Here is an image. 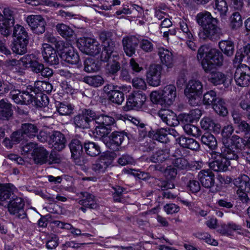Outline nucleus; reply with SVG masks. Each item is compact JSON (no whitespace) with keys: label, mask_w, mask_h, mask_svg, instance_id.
Segmentation results:
<instances>
[{"label":"nucleus","mask_w":250,"mask_h":250,"mask_svg":"<svg viewBox=\"0 0 250 250\" xmlns=\"http://www.w3.org/2000/svg\"><path fill=\"white\" fill-rule=\"evenodd\" d=\"M197 58L206 72L210 71L214 66H221L223 62L222 54L218 49L209 48L207 45H202L199 48Z\"/></svg>","instance_id":"nucleus-1"},{"label":"nucleus","mask_w":250,"mask_h":250,"mask_svg":"<svg viewBox=\"0 0 250 250\" xmlns=\"http://www.w3.org/2000/svg\"><path fill=\"white\" fill-rule=\"evenodd\" d=\"M13 86L7 82L4 83L0 81V95L11 90L10 95L14 102L18 104H29L35 100L33 87L31 85H27L25 89L21 91L12 89Z\"/></svg>","instance_id":"nucleus-2"},{"label":"nucleus","mask_w":250,"mask_h":250,"mask_svg":"<svg viewBox=\"0 0 250 250\" xmlns=\"http://www.w3.org/2000/svg\"><path fill=\"white\" fill-rule=\"evenodd\" d=\"M196 21L202 28V30L199 33L200 38L203 40L212 38L220 32V29L217 26V20L212 16L211 14L203 11L197 14Z\"/></svg>","instance_id":"nucleus-3"},{"label":"nucleus","mask_w":250,"mask_h":250,"mask_svg":"<svg viewBox=\"0 0 250 250\" xmlns=\"http://www.w3.org/2000/svg\"><path fill=\"white\" fill-rule=\"evenodd\" d=\"M222 153L214 152L211 153V157L214 160L210 163V167L214 171H225L230 165V160H236L240 154V151L230 149L229 154L224 153V147L221 149Z\"/></svg>","instance_id":"nucleus-4"},{"label":"nucleus","mask_w":250,"mask_h":250,"mask_svg":"<svg viewBox=\"0 0 250 250\" xmlns=\"http://www.w3.org/2000/svg\"><path fill=\"white\" fill-rule=\"evenodd\" d=\"M177 96L176 88L173 84L166 85L163 89L152 91L150 98L151 102L163 106H169L174 102Z\"/></svg>","instance_id":"nucleus-5"},{"label":"nucleus","mask_w":250,"mask_h":250,"mask_svg":"<svg viewBox=\"0 0 250 250\" xmlns=\"http://www.w3.org/2000/svg\"><path fill=\"white\" fill-rule=\"evenodd\" d=\"M234 128L231 125L224 126L222 130V142L225 154H229L230 149L240 151L244 146V143L241 138L237 135L231 137Z\"/></svg>","instance_id":"nucleus-6"},{"label":"nucleus","mask_w":250,"mask_h":250,"mask_svg":"<svg viewBox=\"0 0 250 250\" xmlns=\"http://www.w3.org/2000/svg\"><path fill=\"white\" fill-rule=\"evenodd\" d=\"M203 89L202 83L199 80L189 81L185 89L184 93L191 105L194 106L198 104L203 93Z\"/></svg>","instance_id":"nucleus-7"},{"label":"nucleus","mask_w":250,"mask_h":250,"mask_svg":"<svg viewBox=\"0 0 250 250\" xmlns=\"http://www.w3.org/2000/svg\"><path fill=\"white\" fill-rule=\"evenodd\" d=\"M100 39L103 42V50L101 59L103 61H107L111 55L117 59L119 58L115 51V42L112 39V33L110 32L103 31L100 34Z\"/></svg>","instance_id":"nucleus-8"},{"label":"nucleus","mask_w":250,"mask_h":250,"mask_svg":"<svg viewBox=\"0 0 250 250\" xmlns=\"http://www.w3.org/2000/svg\"><path fill=\"white\" fill-rule=\"evenodd\" d=\"M77 46L81 51L89 55H96L101 51L99 43L94 39L81 38L78 40Z\"/></svg>","instance_id":"nucleus-9"},{"label":"nucleus","mask_w":250,"mask_h":250,"mask_svg":"<svg viewBox=\"0 0 250 250\" xmlns=\"http://www.w3.org/2000/svg\"><path fill=\"white\" fill-rule=\"evenodd\" d=\"M10 64L12 65H22L24 68H30L34 72H38L42 68V63L38 62L37 56L33 54L24 55L19 60H12Z\"/></svg>","instance_id":"nucleus-10"},{"label":"nucleus","mask_w":250,"mask_h":250,"mask_svg":"<svg viewBox=\"0 0 250 250\" xmlns=\"http://www.w3.org/2000/svg\"><path fill=\"white\" fill-rule=\"evenodd\" d=\"M146 99L145 94L142 92H134L127 97L126 104L123 106L125 111L139 110L142 108Z\"/></svg>","instance_id":"nucleus-11"},{"label":"nucleus","mask_w":250,"mask_h":250,"mask_svg":"<svg viewBox=\"0 0 250 250\" xmlns=\"http://www.w3.org/2000/svg\"><path fill=\"white\" fill-rule=\"evenodd\" d=\"M236 84L241 87H248L250 85V67L244 64L238 65L234 74Z\"/></svg>","instance_id":"nucleus-12"},{"label":"nucleus","mask_w":250,"mask_h":250,"mask_svg":"<svg viewBox=\"0 0 250 250\" xmlns=\"http://www.w3.org/2000/svg\"><path fill=\"white\" fill-rule=\"evenodd\" d=\"M3 15L0 13V32L4 36H8L11 28L14 26V19L12 11L9 8H4Z\"/></svg>","instance_id":"nucleus-13"},{"label":"nucleus","mask_w":250,"mask_h":250,"mask_svg":"<svg viewBox=\"0 0 250 250\" xmlns=\"http://www.w3.org/2000/svg\"><path fill=\"white\" fill-rule=\"evenodd\" d=\"M13 199L9 202L8 208L11 214L16 215L19 218L25 217L26 214L24 210V200L21 197H12Z\"/></svg>","instance_id":"nucleus-14"},{"label":"nucleus","mask_w":250,"mask_h":250,"mask_svg":"<svg viewBox=\"0 0 250 250\" xmlns=\"http://www.w3.org/2000/svg\"><path fill=\"white\" fill-rule=\"evenodd\" d=\"M26 22L34 33L40 34L45 31L46 22L41 16L38 15L28 16L26 18Z\"/></svg>","instance_id":"nucleus-15"},{"label":"nucleus","mask_w":250,"mask_h":250,"mask_svg":"<svg viewBox=\"0 0 250 250\" xmlns=\"http://www.w3.org/2000/svg\"><path fill=\"white\" fill-rule=\"evenodd\" d=\"M42 56L44 61L51 65L59 63V59L56 50L48 43L42 46Z\"/></svg>","instance_id":"nucleus-16"},{"label":"nucleus","mask_w":250,"mask_h":250,"mask_svg":"<svg viewBox=\"0 0 250 250\" xmlns=\"http://www.w3.org/2000/svg\"><path fill=\"white\" fill-rule=\"evenodd\" d=\"M48 143L53 150L60 151L65 147L66 139L61 132L54 131L50 136Z\"/></svg>","instance_id":"nucleus-17"},{"label":"nucleus","mask_w":250,"mask_h":250,"mask_svg":"<svg viewBox=\"0 0 250 250\" xmlns=\"http://www.w3.org/2000/svg\"><path fill=\"white\" fill-rule=\"evenodd\" d=\"M139 43L138 39L134 36H126L122 39L123 50L126 56L132 57L136 52Z\"/></svg>","instance_id":"nucleus-18"},{"label":"nucleus","mask_w":250,"mask_h":250,"mask_svg":"<svg viewBox=\"0 0 250 250\" xmlns=\"http://www.w3.org/2000/svg\"><path fill=\"white\" fill-rule=\"evenodd\" d=\"M17 190V188L11 184L0 185V204L5 206L7 205V200Z\"/></svg>","instance_id":"nucleus-19"},{"label":"nucleus","mask_w":250,"mask_h":250,"mask_svg":"<svg viewBox=\"0 0 250 250\" xmlns=\"http://www.w3.org/2000/svg\"><path fill=\"white\" fill-rule=\"evenodd\" d=\"M125 138V135L118 132H113L108 138L104 139L106 146L111 149L114 150L120 146Z\"/></svg>","instance_id":"nucleus-20"},{"label":"nucleus","mask_w":250,"mask_h":250,"mask_svg":"<svg viewBox=\"0 0 250 250\" xmlns=\"http://www.w3.org/2000/svg\"><path fill=\"white\" fill-rule=\"evenodd\" d=\"M63 51L61 53V57L62 60L70 64H77L80 61L79 56L78 53L72 48H65L64 49L62 47Z\"/></svg>","instance_id":"nucleus-21"},{"label":"nucleus","mask_w":250,"mask_h":250,"mask_svg":"<svg viewBox=\"0 0 250 250\" xmlns=\"http://www.w3.org/2000/svg\"><path fill=\"white\" fill-rule=\"evenodd\" d=\"M158 115L162 121L169 126H176L179 125V123L176 115L171 110H161Z\"/></svg>","instance_id":"nucleus-22"},{"label":"nucleus","mask_w":250,"mask_h":250,"mask_svg":"<svg viewBox=\"0 0 250 250\" xmlns=\"http://www.w3.org/2000/svg\"><path fill=\"white\" fill-rule=\"evenodd\" d=\"M200 125L204 130L211 131L215 134H219L220 132V125L210 117H206L202 119Z\"/></svg>","instance_id":"nucleus-23"},{"label":"nucleus","mask_w":250,"mask_h":250,"mask_svg":"<svg viewBox=\"0 0 250 250\" xmlns=\"http://www.w3.org/2000/svg\"><path fill=\"white\" fill-rule=\"evenodd\" d=\"M88 114H90V117L92 119H94L97 125L106 126V127H109L113 125L115 123L114 118L110 116L106 115L104 114L100 115H96L95 113L92 111H89Z\"/></svg>","instance_id":"nucleus-24"},{"label":"nucleus","mask_w":250,"mask_h":250,"mask_svg":"<svg viewBox=\"0 0 250 250\" xmlns=\"http://www.w3.org/2000/svg\"><path fill=\"white\" fill-rule=\"evenodd\" d=\"M198 177L202 186L206 188H210L214 184V175L209 169L201 170Z\"/></svg>","instance_id":"nucleus-25"},{"label":"nucleus","mask_w":250,"mask_h":250,"mask_svg":"<svg viewBox=\"0 0 250 250\" xmlns=\"http://www.w3.org/2000/svg\"><path fill=\"white\" fill-rule=\"evenodd\" d=\"M69 146L71 153V157L75 162L78 165H81L79 163V160L83 152V146L81 143L78 139H73L70 142Z\"/></svg>","instance_id":"nucleus-26"},{"label":"nucleus","mask_w":250,"mask_h":250,"mask_svg":"<svg viewBox=\"0 0 250 250\" xmlns=\"http://www.w3.org/2000/svg\"><path fill=\"white\" fill-rule=\"evenodd\" d=\"M158 55L161 62L167 68H171L173 65V54L168 49L161 47L159 49Z\"/></svg>","instance_id":"nucleus-27"},{"label":"nucleus","mask_w":250,"mask_h":250,"mask_svg":"<svg viewBox=\"0 0 250 250\" xmlns=\"http://www.w3.org/2000/svg\"><path fill=\"white\" fill-rule=\"evenodd\" d=\"M49 153L43 147L38 146L32 153V157L36 164H43L47 162Z\"/></svg>","instance_id":"nucleus-28"},{"label":"nucleus","mask_w":250,"mask_h":250,"mask_svg":"<svg viewBox=\"0 0 250 250\" xmlns=\"http://www.w3.org/2000/svg\"><path fill=\"white\" fill-rule=\"evenodd\" d=\"M177 142L180 146L193 150H198L200 148V145L198 142L192 138L181 137L176 139Z\"/></svg>","instance_id":"nucleus-29"},{"label":"nucleus","mask_w":250,"mask_h":250,"mask_svg":"<svg viewBox=\"0 0 250 250\" xmlns=\"http://www.w3.org/2000/svg\"><path fill=\"white\" fill-rule=\"evenodd\" d=\"M109 100L117 104H121L125 100L124 94L118 89L117 86H113V89L108 93Z\"/></svg>","instance_id":"nucleus-30"},{"label":"nucleus","mask_w":250,"mask_h":250,"mask_svg":"<svg viewBox=\"0 0 250 250\" xmlns=\"http://www.w3.org/2000/svg\"><path fill=\"white\" fill-rule=\"evenodd\" d=\"M106 159L105 157L102 156L99 159L97 160L92 164V169L96 173L104 172L110 164L109 162L106 161Z\"/></svg>","instance_id":"nucleus-31"},{"label":"nucleus","mask_w":250,"mask_h":250,"mask_svg":"<svg viewBox=\"0 0 250 250\" xmlns=\"http://www.w3.org/2000/svg\"><path fill=\"white\" fill-rule=\"evenodd\" d=\"M79 203L86 208H96L98 205L95 201V197L87 192L83 194V197L79 202Z\"/></svg>","instance_id":"nucleus-32"},{"label":"nucleus","mask_w":250,"mask_h":250,"mask_svg":"<svg viewBox=\"0 0 250 250\" xmlns=\"http://www.w3.org/2000/svg\"><path fill=\"white\" fill-rule=\"evenodd\" d=\"M241 229V226L232 222L222 225V229H218V232L222 235L230 236L232 231H237Z\"/></svg>","instance_id":"nucleus-33"},{"label":"nucleus","mask_w":250,"mask_h":250,"mask_svg":"<svg viewBox=\"0 0 250 250\" xmlns=\"http://www.w3.org/2000/svg\"><path fill=\"white\" fill-rule=\"evenodd\" d=\"M11 104L6 100L0 101V118L7 120L12 115Z\"/></svg>","instance_id":"nucleus-34"},{"label":"nucleus","mask_w":250,"mask_h":250,"mask_svg":"<svg viewBox=\"0 0 250 250\" xmlns=\"http://www.w3.org/2000/svg\"><path fill=\"white\" fill-rule=\"evenodd\" d=\"M84 149L86 153L91 157L99 155L101 152L100 146L93 142H87L84 144Z\"/></svg>","instance_id":"nucleus-35"},{"label":"nucleus","mask_w":250,"mask_h":250,"mask_svg":"<svg viewBox=\"0 0 250 250\" xmlns=\"http://www.w3.org/2000/svg\"><path fill=\"white\" fill-rule=\"evenodd\" d=\"M234 184L238 188L239 191L250 190V179L246 175H242L236 178L234 181Z\"/></svg>","instance_id":"nucleus-36"},{"label":"nucleus","mask_w":250,"mask_h":250,"mask_svg":"<svg viewBox=\"0 0 250 250\" xmlns=\"http://www.w3.org/2000/svg\"><path fill=\"white\" fill-rule=\"evenodd\" d=\"M13 37L16 38V40H26L29 39L25 28L19 24L13 26Z\"/></svg>","instance_id":"nucleus-37"},{"label":"nucleus","mask_w":250,"mask_h":250,"mask_svg":"<svg viewBox=\"0 0 250 250\" xmlns=\"http://www.w3.org/2000/svg\"><path fill=\"white\" fill-rule=\"evenodd\" d=\"M219 46L222 52L228 56H231L234 51V43L230 40H223L219 42Z\"/></svg>","instance_id":"nucleus-38"},{"label":"nucleus","mask_w":250,"mask_h":250,"mask_svg":"<svg viewBox=\"0 0 250 250\" xmlns=\"http://www.w3.org/2000/svg\"><path fill=\"white\" fill-rule=\"evenodd\" d=\"M208 81L214 85L221 84H224L225 85V83L227 81V77L222 73L218 71H215L210 73L208 76Z\"/></svg>","instance_id":"nucleus-39"},{"label":"nucleus","mask_w":250,"mask_h":250,"mask_svg":"<svg viewBox=\"0 0 250 250\" xmlns=\"http://www.w3.org/2000/svg\"><path fill=\"white\" fill-rule=\"evenodd\" d=\"M21 131L24 136L32 138L36 136L38 132V128L35 125L26 123L22 125Z\"/></svg>","instance_id":"nucleus-40"},{"label":"nucleus","mask_w":250,"mask_h":250,"mask_svg":"<svg viewBox=\"0 0 250 250\" xmlns=\"http://www.w3.org/2000/svg\"><path fill=\"white\" fill-rule=\"evenodd\" d=\"M202 115L201 110L195 108L191 110L188 113L184 114L182 119L186 123H192L198 121Z\"/></svg>","instance_id":"nucleus-41"},{"label":"nucleus","mask_w":250,"mask_h":250,"mask_svg":"<svg viewBox=\"0 0 250 250\" xmlns=\"http://www.w3.org/2000/svg\"><path fill=\"white\" fill-rule=\"evenodd\" d=\"M83 81L95 87H98L102 85L104 83V80L101 76L93 75L84 77Z\"/></svg>","instance_id":"nucleus-42"},{"label":"nucleus","mask_w":250,"mask_h":250,"mask_svg":"<svg viewBox=\"0 0 250 250\" xmlns=\"http://www.w3.org/2000/svg\"><path fill=\"white\" fill-rule=\"evenodd\" d=\"M89 111L87 110L84 115H79L75 118V123L77 126L81 128H85L87 127L89 122L94 121V119H92L90 117V114L87 113Z\"/></svg>","instance_id":"nucleus-43"},{"label":"nucleus","mask_w":250,"mask_h":250,"mask_svg":"<svg viewBox=\"0 0 250 250\" xmlns=\"http://www.w3.org/2000/svg\"><path fill=\"white\" fill-rule=\"evenodd\" d=\"M29 39L26 40H16L12 47L13 51L18 54H22L26 52V47Z\"/></svg>","instance_id":"nucleus-44"},{"label":"nucleus","mask_w":250,"mask_h":250,"mask_svg":"<svg viewBox=\"0 0 250 250\" xmlns=\"http://www.w3.org/2000/svg\"><path fill=\"white\" fill-rule=\"evenodd\" d=\"M201 142L210 149H215L217 146L216 139L214 135L209 133H205L202 136Z\"/></svg>","instance_id":"nucleus-45"},{"label":"nucleus","mask_w":250,"mask_h":250,"mask_svg":"<svg viewBox=\"0 0 250 250\" xmlns=\"http://www.w3.org/2000/svg\"><path fill=\"white\" fill-rule=\"evenodd\" d=\"M56 29L58 33L65 38L72 37L74 33V31L71 28L63 23L57 24Z\"/></svg>","instance_id":"nucleus-46"},{"label":"nucleus","mask_w":250,"mask_h":250,"mask_svg":"<svg viewBox=\"0 0 250 250\" xmlns=\"http://www.w3.org/2000/svg\"><path fill=\"white\" fill-rule=\"evenodd\" d=\"M213 108L215 112L220 115L225 116L228 113L225 102L221 98L218 99L216 102L214 104Z\"/></svg>","instance_id":"nucleus-47"},{"label":"nucleus","mask_w":250,"mask_h":250,"mask_svg":"<svg viewBox=\"0 0 250 250\" xmlns=\"http://www.w3.org/2000/svg\"><path fill=\"white\" fill-rule=\"evenodd\" d=\"M216 93L214 90H209L206 92L203 98V104L205 105H212L216 102L219 98L216 97Z\"/></svg>","instance_id":"nucleus-48"},{"label":"nucleus","mask_w":250,"mask_h":250,"mask_svg":"<svg viewBox=\"0 0 250 250\" xmlns=\"http://www.w3.org/2000/svg\"><path fill=\"white\" fill-rule=\"evenodd\" d=\"M53 223L59 228L68 230L71 229V233L76 235L79 236L82 234L80 229L73 228L72 226L69 223H65L60 221H55L53 222Z\"/></svg>","instance_id":"nucleus-49"},{"label":"nucleus","mask_w":250,"mask_h":250,"mask_svg":"<svg viewBox=\"0 0 250 250\" xmlns=\"http://www.w3.org/2000/svg\"><path fill=\"white\" fill-rule=\"evenodd\" d=\"M214 7L221 16H226L228 11V5L225 0H216Z\"/></svg>","instance_id":"nucleus-50"},{"label":"nucleus","mask_w":250,"mask_h":250,"mask_svg":"<svg viewBox=\"0 0 250 250\" xmlns=\"http://www.w3.org/2000/svg\"><path fill=\"white\" fill-rule=\"evenodd\" d=\"M179 29L180 32L182 33L183 35L186 39H191L192 34L189 29L188 24V21L186 20H180L179 22Z\"/></svg>","instance_id":"nucleus-51"},{"label":"nucleus","mask_w":250,"mask_h":250,"mask_svg":"<svg viewBox=\"0 0 250 250\" xmlns=\"http://www.w3.org/2000/svg\"><path fill=\"white\" fill-rule=\"evenodd\" d=\"M242 25V17L238 12H234L230 17V26L233 29H237Z\"/></svg>","instance_id":"nucleus-52"},{"label":"nucleus","mask_w":250,"mask_h":250,"mask_svg":"<svg viewBox=\"0 0 250 250\" xmlns=\"http://www.w3.org/2000/svg\"><path fill=\"white\" fill-rule=\"evenodd\" d=\"M167 128H162L157 130L153 134L152 138L161 143H166L168 141Z\"/></svg>","instance_id":"nucleus-53"},{"label":"nucleus","mask_w":250,"mask_h":250,"mask_svg":"<svg viewBox=\"0 0 250 250\" xmlns=\"http://www.w3.org/2000/svg\"><path fill=\"white\" fill-rule=\"evenodd\" d=\"M100 68L99 65L92 59H87L84 62L85 71L91 73L97 71Z\"/></svg>","instance_id":"nucleus-54"},{"label":"nucleus","mask_w":250,"mask_h":250,"mask_svg":"<svg viewBox=\"0 0 250 250\" xmlns=\"http://www.w3.org/2000/svg\"><path fill=\"white\" fill-rule=\"evenodd\" d=\"M184 130L187 134L194 137H197L201 134V130L197 126L190 124H186L184 126Z\"/></svg>","instance_id":"nucleus-55"},{"label":"nucleus","mask_w":250,"mask_h":250,"mask_svg":"<svg viewBox=\"0 0 250 250\" xmlns=\"http://www.w3.org/2000/svg\"><path fill=\"white\" fill-rule=\"evenodd\" d=\"M35 84L36 87L41 92L49 93L51 92L53 88L51 84L47 82L38 81Z\"/></svg>","instance_id":"nucleus-56"},{"label":"nucleus","mask_w":250,"mask_h":250,"mask_svg":"<svg viewBox=\"0 0 250 250\" xmlns=\"http://www.w3.org/2000/svg\"><path fill=\"white\" fill-rule=\"evenodd\" d=\"M140 47L144 51L149 52L154 48L153 44L150 39H143L139 41Z\"/></svg>","instance_id":"nucleus-57"},{"label":"nucleus","mask_w":250,"mask_h":250,"mask_svg":"<svg viewBox=\"0 0 250 250\" xmlns=\"http://www.w3.org/2000/svg\"><path fill=\"white\" fill-rule=\"evenodd\" d=\"M73 110V107L71 105L60 103L57 110L59 113L61 115H68L70 114Z\"/></svg>","instance_id":"nucleus-58"},{"label":"nucleus","mask_w":250,"mask_h":250,"mask_svg":"<svg viewBox=\"0 0 250 250\" xmlns=\"http://www.w3.org/2000/svg\"><path fill=\"white\" fill-rule=\"evenodd\" d=\"M45 38L47 42L54 44L58 49L60 50L62 49L61 46L63 47V42L62 41H57L56 38L51 34H46Z\"/></svg>","instance_id":"nucleus-59"},{"label":"nucleus","mask_w":250,"mask_h":250,"mask_svg":"<svg viewBox=\"0 0 250 250\" xmlns=\"http://www.w3.org/2000/svg\"><path fill=\"white\" fill-rule=\"evenodd\" d=\"M110 129L108 127L98 125L96 126L94 133L98 137H103L107 135L110 132Z\"/></svg>","instance_id":"nucleus-60"},{"label":"nucleus","mask_w":250,"mask_h":250,"mask_svg":"<svg viewBox=\"0 0 250 250\" xmlns=\"http://www.w3.org/2000/svg\"><path fill=\"white\" fill-rule=\"evenodd\" d=\"M162 68L159 64L151 65L147 72V76H153L155 75H161Z\"/></svg>","instance_id":"nucleus-61"},{"label":"nucleus","mask_w":250,"mask_h":250,"mask_svg":"<svg viewBox=\"0 0 250 250\" xmlns=\"http://www.w3.org/2000/svg\"><path fill=\"white\" fill-rule=\"evenodd\" d=\"M118 162L122 166L132 165L135 163L133 158L131 156L127 154H124L122 155L119 158Z\"/></svg>","instance_id":"nucleus-62"},{"label":"nucleus","mask_w":250,"mask_h":250,"mask_svg":"<svg viewBox=\"0 0 250 250\" xmlns=\"http://www.w3.org/2000/svg\"><path fill=\"white\" fill-rule=\"evenodd\" d=\"M120 69V64L119 62L116 60H114L112 62L108 63L106 66L107 70L111 74L116 73Z\"/></svg>","instance_id":"nucleus-63"},{"label":"nucleus","mask_w":250,"mask_h":250,"mask_svg":"<svg viewBox=\"0 0 250 250\" xmlns=\"http://www.w3.org/2000/svg\"><path fill=\"white\" fill-rule=\"evenodd\" d=\"M58 237L55 234H51L46 242V248L50 250L55 248L58 245Z\"/></svg>","instance_id":"nucleus-64"}]
</instances>
